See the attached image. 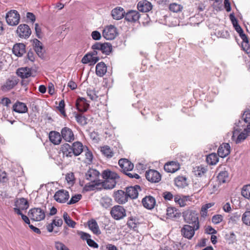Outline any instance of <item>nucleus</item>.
<instances>
[{"label": "nucleus", "mask_w": 250, "mask_h": 250, "mask_svg": "<svg viewBox=\"0 0 250 250\" xmlns=\"http://www.w3.org/2000/svg\"><path fill=\"white\" fill-rule=\"evenodd\" d=\"M102 176L105 179L102 186L104 189H110L115 188L117 181L119 179V175L115 172L109 170H105L102 173Z\"/></svg>", "instance_id": "obj_1"}, {"label": "nucleus", "mask_w": 250, "mask_h": 250, "mask_svg": "<svg viewBox=\"0 0 250 250\" xmlns=\"http://www.w3.org/2000/svg\"><path fill=\"white\" fill-rule=\"evenodd\" d=\"M184 221L189 224L195 226V229L200 228L198 215L197 212L191 209H188L182 212Z\"/></svg>", "instance_id": "obj_2"}, {"label": "nucleus", "mask_w": 250, "mask_h": 250, "mask_svg": "<svg viewBox=\"0 0 250 250\" xmlns=\"http://www.w3.org/2000/svg\"><path fill=\"white\" fill-rule=\"evenodd\" d=\"M110 214L115 220H119L126 216L125 209L121 206L116 205L112 208Z\"/></svg>", "instance_id": "obj_3"}, {"label": "nucleus", "mask_w": 250, "mask_h": 250, "mask_svg": "<svg viewBox=\"0 0 250 250\" xmlns=\"http://www.w3.org/2000/svg\"><path fill=\"white\" fill-rule=\"evenodd\" d=\"M20 16L17 11L12 10L9 11L6 16L7 23L11 26H15L19 24Z\"/></svg>", "instance_id": "obj_4"}, {"label": "nucleus", "mask_w": 250, "mask_h": 250, "mask_svg": "<svg viewBox=\"0 0 250 250\" xmlns=\"http://www.w3.org/2000/svg\"><path fill=\"white\" fill-rule=\"evenodd\" d=\"M118 35L116 27L112 25L106 26L103 31V36L106 40L114 39Z\"/></svg>", "instance_id": "obj_5"}, {"label": "nucleus", "mask_w": 250, "mask_h": 250, "mask_svg": "<svg viewBox=\"0 0 250 250\" xmlns=\"http://www.w3.org/2000/svg\"><path fill=\"white\" fill-rule=\"evenodd\" d=\"M29 216L32 220L36 221H40L45 218L44 211L41 208H34L30 209Z\"/></svg>", "instance_id": "obj_6"}, {"label": "nucleus", "mask_w": 250, "mask_h": 250, "mask_svg": "<svg viewBox=\"0 0 250 250\" xmlns=\"http://www.w3.org/2000/svg\"><path fill=\"white\" fill-rule=\"evenodd\" d=\"M93 50L101 51L105 55H109L112 51V45L110 43L96 42L91 47Z\"/></svg>", "instance_id": "obj_7"}, {"label": "nucleus", "mask_w": 250, "mask_h": 250, "mask_svg": "<svg viewBox=\"0 0 250 250\" xmlns=\"http://www.w3.org/2000/svg\"><path fill=\"white\" fill-rule=\"evenodd\" d=\"M198 229H195V226H190L187 224L184 225L181 229L182 235L186 238L191 239L195 234V230Z\"/></svg>", "instance_id": "obj_8"}, {"label": "nucleus", "mask_w": 250, "mask_h": 250, "mask_svg": "<svg viewBox=\"0 0 250 250\" xmlns=\"http://www.w3.org/2000/svg\"><path fill=\"white\" fill-rule=\"evenodd\" d=\"M17 33L20 38L27 39L31 34V30L28 25L21 24L18 27Z\"/></svg>", "instance_id": "obj_9"}, {"label": "nucleus", "mask_w": 250, "mask_h": 250, "mask_svg": "<svg viewBox=\"0 0 250 250\" xmlns=\"http://www.w3.org/2000/svg\"><path fill=\"white\" fill-rule=\"evenodd\" d=\"M145 175L146 179L153 183H158L161 180L160 173L154 169H149L146 171Z\"/></svg>", "instance_id": "obj_10"}, {"label": "nucleus", "mask_w": 250, "mask_h": 250, "mask_svg": "<svg viewBox=\"0 0 250 250\" xmlns=\"http://www.w3.org/2000/svg\"><path fill=\"white\" fill-rule=\"evenodd\" d=\"M54 199L58 203H65L69 198V192L64 189H61L55 193L54 195Z\"/></svg>", "instance_id": "obj_11"}, {"label": "nucleus", "mask_w": 250, "mask_h": 250, "mask_svg": "<svg viewBox=\"0 0 250 250\" xmlns=\"http://www.w3.org/2000/svg\"><path fill=\"white\" fill-rule=\"evenodd\" d=\"M62 139L65 142L71 143L75 140V136L72 130L68 127H63L61 131Z\"/></svg>", "instance_id": "obj_12"}, {"label": "nucleus", "mask_w": 250, "mask_h": 250, "mask_svg": "<svg viewBox=\"0 0 250 250\" xmlns=\"http://www.w3.org/2000/svg\"><path fill=\"white\" fill-rule=\"evenodd\" d=\"M113 197L115 201L119 204H124L128 200L126 192L122 190H118L115 191Z\"/></svg>", "instance_id": "obj_13"}, {"label": "nucleus", "mask_w": 250, "mask_h": 250, "mask_svg": "<svg viewBox=\"0 0 250 250\" xmlns=\"http://www.w3.org/2000/svg\"><path fill=\"white\" fill-rule=\"evenodd\" d=\"M99 172L95 169H89L85 173L86 179L92 183H95V185H99L100 184L98 177Z\"/></svg>", "instance_id": "obj_14"}, {"label": "nucleus", "mask_w": 250, "mask_h": 250, "mask_svg": "<svg viewBox=\"0 0 250 250\" xmlns=\"http://www.w3.org/2000/svg\"><path fill=\"white\" fill-rule=\"evenodd\" d=\"M118 164L124 172L131 171L134 168L133 164L127 159H120Z\"/></svg>", "instance_id": "obj_15"}, {"label": "nucleus", "mask_w": 250, "mask_h": 250, "mask_svg": "<svg viewBox=\"0 0 250 250\" xmlns=\"http://www.w3.org/2000/svg\"><path fill=\"white\" fill-rule=\"evenodd\" d=\"M143 206L148 209H152L156 204L155 199L151 196H146L142 201Z\"/></svg>", "instance_id": "obj_16"}, {"label": "nucleus", "mask_w": 250, "mask_h": 250, "mask_svg": "<svg viewBox=\"0 0 250 250\" xmlns=\"http://www.w3.org/2000/svg\"><path fill=\"white\" fill-rule=\"evenodd\" d=\"M17 75L22 79L28 78L33 75L32 69L27 67L19 68L17 71Z\"/></svg>", "instance_id": "obj_17"}, {"label": "nucleus", "mask_w": 250, "mask_h": 250, "mask_svg": "<svg viewBox=\"0 0 250 250\" xmlns=\"http://www.w3.org/2000/svg\"><path fill=\"white\" fill-rule=\"evenodd\" d=\"M140 15L136 10H130L127 12L125 16V19L128 22H135L140 18Z\"/></svg>", "instance_id": "obj_18"}, {"label": "nucleus", "mask_w": 250, "mask_h": 250, "mask_svg": "<svg viewBox=\"0 0 250 250\" xmlns=\"http://www.w3.org/2000/svg\"><path fill=\"white\" fill-rule=\"evenodd\" d=\"M138 189L141 190L140 187L136 185L134 187H129L126 188V193L128 199H135L137 198L138 195Z\"/></svg>", "instance_id": "obj_19"}, {"label": "nucleus", "mask_w": 250, "mask_h": 250, "mask_svg": "<svg viewBox=\"0 0 250 250\" xmlns=\"http://www.w3.org/2000/svg\"><path fill=\"white\" fill-rule=\"evenodd\" d=\"M50 141L55 145H59L62 141L61 133L56 131H51L49 134Z\"/></svg>", "instance_id": "obj_20"}, {"label": "nucleus", "mask_w": 250, "mask_h": 250, "mask_svg": "<svg viewBox=\"0 0 250 250\" xmlns=\"http://www.w3.org/2000/svg\"><path fill=\"white\" fill-rule=\"evenodd\" d=\"M180 168V165L175 161H171L166 163L164 166V169L167 172L174 173Z\"/></svg>", "instance_id": "obj_21"}, {"label": "nucleus", "mask_w": 250, "mask_h": 250, "mask_svg": "<svg viewBox=\"0 0 250 250\" xmlns=\"http://www.w3.org/2000/svg\"><path fill=\"white\" fill-rule=\"evenodd\" d=\"M230 146L228 143H225L221 145L218 149V155L221 158H224L230 153Z\"/></svg>", "instance_id": "obj_22"}, {"label": "nucleus", "mask_w": 250, "mask_h": 250, "mask_svg": "<svg viewBox=\"0 0 250 250\" xmlns=\"http://www.w3.org/2000/svg\"><path fill=\"white\" fill-rule=\"evenodd\" d=\"M72 151L74 155L75 156H78L84 150V147L82 143L80 142H75L73 143L71 146Z\"/></svg>", "instance_id": "obj_23"}, {"label": "nucleus", "mask_w": 250, "mask_h": 250, "mask_svg": "<svg viewBox=\"0 0 250 250\" xmlns=\"http://www.w3.org/2000/svg\"><path fill=\"white\" fill-rule=\"evenodd\" d=\"M77 109L81 112L86 111L89 104L86 103V100L84 98H80L76 104Z\"/></svg>", "instance_id": "obj_24"}, {"label": "nucleus", "mask_w": 250, "mask_h": 250, "mask_svg": "<svg viewBox=\"0 0 250 250\" xmlns=\"http://www.w3.org/2000/svg\"><path fill=\"white\" fill-rule=\"evenodd\" d=\"M111 15L114 19L119 20L125 17V12L123 8L117 7L112 10Z\"/></svg>", "instance_id": "obj_25"}, {"label": "nucleus", "mask_w": 250, "mask_h": 250, "mask_svg": "<svg viewBox=\"0 0 250 250\" xmlns=\"http://www.w3.org/2000/svg\"><path fill=\"white\" fill-rule=\"evenodd\" d=\"M13 52L17 56H21L25 52V45L23 43L15 44L13 48Z\"/></svg>", "instance_id": "obj_26"}, {"label": "nucleus", "mask_w": 250, "mask_h": 250, "mask_svg": "<svg viewBox=\"0 0 250 250\" xmlns=\"http://www.w3.org/2000/svg\"><path fill=\"white\" fill-rule=\"evenodd\" d=\"M13 110L17 113H24L28 110V108L26 104L21 102H17L13 106Z\"/></svg>", "instance_id": "obj_27"}, {"label": "nucleus", "mask_w": 250, "mask_h": 250, "mask_svg": "<svg viewBox=\"0 0 250 250\" xmlns=\"http://www.w3.org/2000/svg\"><path fill=\"white\" fill-rule=\"evenodd\" d=\"M107 71V66L104 62H100L96 66V74L99 77H103Z\"/></svg>", "instance_id": "obj_28"}, {"label": "nucleus", "mask_w": 250, "mask_h": 250, "mask_svg": "<svg viewBox=\"0 0 250 250\" xmlns=\"http://www.w3.org/2000/svg\"><path fill=\"white\" fill-rule=\"evenodd\" d=\"M239 36L243 40L242 43V47L243 49L247 53L250 54V46L249 44V41L247 36L244 33L243 31L242 33L239 34Z\"/></svg>", "instance_id": "obj_29"}, {"label": "nucleus", "mask_w": 250, "mask_h": 250, "mask_svg": "<svg viewBox=\"0 0 250 250\" xmlns=\"http://www.w3.org/2000/svg\"><path fill=\"white\" fill-rule=\"evenodd\" d=\"M34 49L39 57L42 58L44 56L42 43L37 39L33 41Z\"/></svg>", "instance_id": "obj_30"}, {"label": "nucleus", "mask_w": 250, "mask_h": 250, "mask_svg": "<svg viewBox=\"0 0 250 250\" xmlns=\"http://www.w3.org/2000/svg\"><path fill=\"white\" fill-rule=\"evenodd\" d=\"M138 9L142 12H146L151 9V3L147 1H140L137 5Z\"/></svg>", "instance_id": "obj_31"}, {"label": "nucleus", "mask_w": 250, "mask_h": 250, "mask_svg": "<svg viewBox=\"0 0 250 250\" xmlns=\"http://www.w3.org/2000/svg\"><path fill=\"white\" fill-rule=\"evenodd\" d=\"M61 151L63 154V156L66 157H71L74 155L72 153V149L71 146L67 143H65L62 145L61 147Z\"/></svg>", "instance_id": "obj_32"}, {"label": "nucleus", "mask_w": 250, "mask_h": 250, "mask_svg": "<svg viewBox=\"0 0 250 250\" xmlns=\"http://www.w3.org/2000/svg\"><path fill=\"white\" fill-rule=\"evenodd\" d=\"M88 226L89 229L93 232L94 234L98 235L101 234V232L99 229V227L97 222L92 219L88 222Z\"/></svg>", "instance_id": "obj_33"}, {"label": "nucleus", "mask_w": 250, "mask_h": 250, "mask_svg": "<svg viewBox=\"0 0 250 250\" xmlns=\"http://www.w3.org/2000/svg\"><path fill=\"white\" fill-rule=\"evenodd\" d=\"M175 185L178 188H183L187 185V178L183 176L176 177L175 180Z\"/></svg>", "instance_id": "obj_34"}, {"label": "nucleus", "mask_w": 250, "mask_h": 250, "mask_svg": "<svg viewBox=\"0 0 250 250\" xmlns=\"http://www.w3.org/2000/svg\"><path fill=\"white\" fill-rule=\"evenodd\" d=\"M217 178L220 183H225L229 180V173L226 171H221L218 173Z\"/></svg>", "instance_id": "obj_35"}, {"label": "nucleus", "mask_w": 250, "mask_h": 250, "mask_svg": "<svg viewBox=\"0 0 250 250\" xmlns=\"http://www.w3.org/2000/svg\"><path fill=\"white\" fill-rule=\"evenodd\" d=\"M112 202V200L111 198L107 196L103 197L100 200L101 205L105 208H107L111 206Z\"/></svg>", "instance_id": "obj_36"}, {"label": "nucleus", "mask_w": 250, "mask_h": 250, "mask_svg": "<svg viewBox=\"0 0 250 250\" xmlns=\"http://www.w3.org/2000/svg\"><path fill=\"white\" fill-rule=\"evenodd\" d=\"M15 206L19 207L21 210L26 209L29 207L27 200L24 198H20L19 200H17L15 203Z\"/></svg>", "instance_id": "obj_37"}, {"label": "nucleus", "mask_w": 250, "mask_h": 250, "mask_svg": "<svg viewBox=\"0 0 250 250\" xmlns=\"http://www.w3.org/2000/svg\"><path fill=\"white\" fill-rule=\"evenodd\" d=\"M207 163L210 165H214L218 162V157L216 154L211 153L206 158Z\"/></svg>", "instance_id": "obj_38"}, {"label": "nucleus", "mask_w": 250, "mask_h": 250, "mask_svg": "<svg viewBox=\"0 0 250 250\" xmlns=\"http://www.w3.org/2000/svg\"><path fill=\"white\" fill-rule=\"evenodd\" d=\"M193 172L196 176L202 177L207 172V169L202 166H197L193 168Z\"/></svg>", "instance_id": "obj_39"}, {"label": "nucleus", "mask_w": 250, "mask_h": 250, "mask_svg": "<svg viewBox=\"0 0 250 250\" xmlns=\"http://www.w3.org/2000/svg\"><path fill=\"white\" fill-rule=\"evenodd\" d=\"M101 151L102 154L107 158L113 157L114 153L109 146H105L101 147Z\"/></svg>", "instance_id": "obj_40"}, {"label": "nucleus", "mask_w": 250, "mask_h": 250, "mask_svg": "<svg viewBox=\"0 0 250 250\" xmlns=\"http://www.w3.org/2000/svg\"><path fill=\"white\" fill-rule=\"evenodd\" d=\"M16 83L15 81L10 80H8L6 81L5 83L1 86V89L3 91H8L11 89L15 85Z\"/></svg>", "instance_id": "obj_41"}, {"label": "nucleus", "mask_w": 250, "mask_h": 250, "mask_svg": "<svg viewBox=\"0 0 250 250\" xmlns=\"http://www.w3.org/2000/svg\"><path fill=\"white\" fill-rule=\"evenodd\" d=\"M127 225L129 228L136 230L137 226L139 225V223L135 218L133 217H130L127 221Z\"/></svg>", "instance_id": "obj_42"}, {"label": "nucleus", "mask_w": 250, "mask_h": 250, "mask_svg": "<svg viewBox=\"0 0 250 250\" xmlns=\"http://www.w3.org/2000/svg\"><path fill=\"white\" fill-rule=\"evenodd\" d=\"M241 194L245 198L250 199V185H245L243 187Z\"/></svg>", "instance_id": "obj_43"}, {"label": "nucleus", "mask_w": 250, "mask_h": 250, "mask_svg": "<svg viewBox=\"0 0 250 250\" xmlns=\"http://www.w3.org/2000/svg\"><path fill=\"white\" fill-rule=\"evenodd\" d=\"M169 9L173 12L177 13L182 11L183 6L179 4L172 3L169 5Z\"/></svg>", "instance_id": "obj_44"}, {"label": "nucleus", "mask_w": 250, "mask_h": 250, "mask_svg": "<svg viewBox=\"0 0 250 250\" xmlns=\"http://www.w3.org/2000/svg\"><path fill=\"white\" fill-rule=\"evenodd\" d=\"M177 213V210L174 208L169 207L167 208V215L168 218H176Z\"/></svg>", "instance_id": "obj_45"}, {"label": "nucleus", "mask_w": 250, "mask_h": 250, "mask_svg": "<svg viewBox=\"0 0 250 250\" xmlns=\"http://www.w3.org/2000/svg\"><path fill=\"white\" fill-rule=\"evenodd\" d=\"M242 220L245 224L250 226V211L245 212L243 214Z\"/></svg>", "instance_id": "obj_46"}, {"label": "nucleus", "mask_w": 250, "mask_h": 250, "mask_svg": "<svg viewBox=\"0 0 250 250\" xmlns=\"http://www.w3.org/2000/svg\"><path fill=\"white\" fill-rule=\"evenodd\" d=\"M86 93L89 98L92 101L97 100L98 97L96 93V91L93 89H87Z\"/></svg>", "instance_id": "obj_47"}, {"label": "nucleus", "mask_w": 250, "mask_h": 250, "mask_svg": "<svg viewBox=\"0 0 250 250\" xmlns=\"http://www.w3.org/2000/svg\"><path fill=\"white\" fill-rule=\"evenodd\" d=\"M86 149V151L85 153V163L90 164L92 163L93 160V154L92 152L87 148V147H85Z\"/></svg>", "instance_id": "obj_48"}, {"label": "nucleus", "mask_w": 250, "mask_h": 250, "mask_svg": "<svg viewBox=\"0 0 250 250\" xmlns=\"http://www.w3.org/2000/svg\"><path fill=\"white\" fill-rule=\"evenodd\" d=\"M226 239L229 242V244H233L236 241V237L233 232H230L226 235Z\"/></svg>", "instance_id": "obj_49"}, {"label": "nucleus", "mask_w": 250, "mask_h": 250, "mask_svg": "<svg viewBox=\"0 0 250 250\" xmlns=\"http://www.w3.org/2000/svg\"><path fill=\"white\" fill-rule=\"evenodd\" d=\"M82 197V196L81 194H76V195H75L74 196H73L71 199L70 200V201H69V202H68V205H72V204H75L77 202H78L79 201H80L81 198Z\"/></svg>", "instance_id": "obj_50"}, {"label": "nucleus", "mask_w": 250, "mask_h": 250, "mask_svg": "<svg viewBox=\"0 0 250 250\" xmlns=\"http://www.w3.org/2000/svg\"><path fill=\"white\" fill-rule=\"evenodd\" d=\"M65 103L63 100H61L59 104V105L57 106L58 109L61 112V113L64 116H66V114L64 110Z\"/></svg>", "instance_id": "obj_51"}, {"label": "nucleus", "mask_w": 250, "mask_h": 250, "mask_svg": "<svg viewBox=\"0 0 250 250\" xmlns=\"http://www.w3.org/2000/svg\"><path fill=\"white\" fill-rule=\"evenodd\" d=\"M223 217L222 215H215L212 217V222L214 224H218L223 221Z\"/></svg>", "instance_id": "obj_52"}, {"label": "nucleus", "mask_w": 250, "mask_h": 250, "mask_svg": "<svg viewBox=\"0 0 250 250\" xmlns=\"http://www.w3.org/2000/svg\"><path fill=\"white\" fill-rule=\"evenodd\" d=\"M92 61V55L89 53L85 55L82 59V62L84 64L91 62Z\"/></svg>", "instance_id": "obj_53"}, {"label": "nucleus", "mask_w": 250, "mask_h": 250, "mask_svg": "<svg viewBox=\"0 0 250 250\" xmlns=\"http://www.w3.org/2000/svg\"><path fill=\"white\" fill-rule=\"evenodd\" d=\"M55 248L57 250H70L63 243L60 242H56Z\"/></svg>", "instance_id": "obj_54"}, {"label": "nucleus", "mask_w": 250, "mask_h": 250, "mask_svg": "<svg viewBox=\"0 0 250 250\" xmlns=\"http://www.w3.org/2000/svg\"><path fill=\"white\" fill-rule=\"evenodd\" d=\"M247 137V133H245L244 132H242L239 134L237 136V138L235 140V143L236 144H239L242 141L244 140Z\"/></svg>", "instance_id": "obj_55"}, {"label": "nucleus", "mask_w": 250, "mask_h": 250, "mask_svg": "<svg viewBox=\"0 0 250 250\" xmlns=\"http://www.w3.org/2000/svg\"><path fill=\"white\" fill-rule=\"evenodd\" d=\"M240 214L235 213L233 214L229 218V222L231 221L232 223H236L240 218Z\"/></svg>", "instance_id": "obj_56"}, {"label": "nucleus", "mask_w": 250, "mask_h": 250, "mask_svg": "<svg viewBox=\"0 0 250 250\" xmlns=\"http://www.w3.org/2000/svg\"><path fill=\"white\" fill-rule=\"evenodd\" d=\"M78 234L81 236V239L86 240V241L89 239L91 237L89 234L82 231H79Z\"/></svg>", "instance_id": "obj_57"}, {"label": "nucleus", "mask_w": 250, "mask_h": 250, "mask_svg": "<svg viewBox=\"0 0 250 250\" xmlns=\"http://www.w3.org/2000/svg\"><path fill=\"white\" fill-rule=\"evenodd\" d=\"M94 184H87L85 185V186L83 188V190L85 191H88L91 190H93L95 188V186L96 185H95V183H94Z\"/></svg>", "instance_id": "obj_58"}, {"label": "nucleus", "mask_w": 250, "mask_h": 250, "mask_svg": "<svg viewBox=\"0 0 250 250\" xmlns=\"http://www.w3.org/2000/svg\"><path fill=\"white\" fill-rule=\"evenodd\" d=\"M91 36L94 40H99L101 38V35L98 31H94L91 33Z\"/></svg>", "instance_id": "obj_59"}, {"label": "nucleus", "mask_w": 250, "mask_h": 250, "mask_svg": "<svg viewBox=\"0 0 250 250\" xmlns=\"http://www.w3.org/2000/svg\"><path fill=\"white\" fill-rule=\"evenodd\" d=\"M163 196L166 200H171L173 198V196L172 194L169 191H165L163 193Z\"/></svg>", "instance_id": "obj_60"}, {"label": "nucleus", "mask_w": 250, "mask_h": 250, "mask_svg": "<svg viewBox=\"0 0 250 250\" xmlns=\"http://www.w3.org/2000/svg\"><path fill=\"white\" fill-rule=\"evenodd\" d=\"M242 118L245 123H248L250 120V110L245 111Z\"/></svg>", "instance_id": "obj_61"}, {"label": "nucleus", "mask_w": 250, "mask_h": 250, "mask_svg": "<svg viewBox=\"0 0 250 250\" xmlns=\"http://www.w3.org/2000/svg\"><path fill=\"white\" fill-rule=\"evenodd\" d=\"M77 122L82 125L85 124V118L81 115H77L75 116Z\"/></svg>", "instance_id": "obj_62"}, {"label": "nucleus", "mask_w": 250, "mask_h": 250, "mask_svg": "<svg viewBox=\"0 0 250 250\" xmlns=\"http://www.w3.org/2000/svg\"><path fill=\"white\" fill-rule=\"evenodd\" d=\"M26 18L32 23H34L36 21V17L34 14L31 12H27L26 14Z\"/></svg>", "instance_id": "obj_63"}, {"label": "nucleus", "mask_w": 250, "mask_h": 250, "mask_svg": "<svg viewBox=\"0 0 250 250\" xmlns=\"http://www.w3.org/2000/svg\"><path fill=\"white\" fill-rule=\"evenodd\" d=\"M11 103V100L8 98H3L0 101V103H1L2 104L7 107L9 106Z\"/></svg>", "instance_id": "obj_64"}]
</instances>
